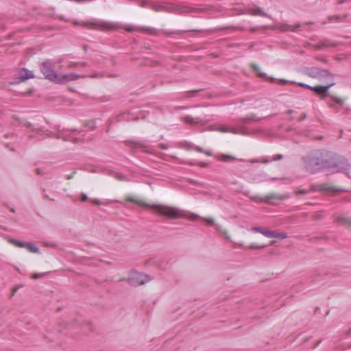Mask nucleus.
<instances>
[{
  "label": "nucleus",
  "instance_id": "nucleus-1",
  "mask_svg": "<svg viewBox=\"0 0 351 351\" xmlns=\"http://www.w3.org/2000/svg\"><path fill=\"white\" fill-rule=\"evenodd\" d=\"M149 208L154 210L157 213L166 216L170 219L187 218L189 220L194 221L197 219H202L208 225H215V221L211 218L202 217L196 214L187 210H180L176 208L169 207L163 205H151Z\"/></svg>",
  "mask_w": 351,
  "mask_h": 351
},
{
  "label": "nucleus",
  "instance_id": "nucleus-2",
  "mask_svg": "<svg viewBox=\"0 0 351 351\" xmlns=\"http://www.w3.org/2000/svg\"><path fill=\"white\" fill-rule=\"evenodd\" d=\"M328 156H329V153L315 152L311 154L305 158V169L311 173L323 169L326 170Z\"/></svg>",
  "mask_w": 351,
  "mask_h": 351
},
{
  "label": "nucleus",
  "instance_id": "nucleus-3",
  "mask_svg": "<svg viewBox=\"0 0 351 351\" xmlns=\"http://www.w3.org/2000/svg\"><path fill=\"white\" fill-rule=\"evenodd\" d=\"M350 169L351 165L346 158L341 156H334L329 153L326 171L330 173H343L348 177H351L349 174Z\"/></svg>",
  "mask_w": 351,
  "mask_h": 351
},
{
  "label": "nucleus",
  "instance_id": "nucleus-4",
  "mask_svg": "<svg viewBox=\"0 0 351 351\" xmlns=\"http://www.w3.org/2000/svg\"><path fill=\"white\" fill-rule=\"evenodd\" d=\"M84 26L93 28V29H101L104 30H115L119 28H123L128 32H134L138 29V27L132 25H125L121 27L119 24L109 21H101L98 23L93 22H86L84 23Z\"/></svg>",
  "mask_w": 351,
  "mask_h": 351
},
{
  "label": "nucleus",
  "instance_id": "nucleus-5",
  "mask_svg": "<svg viewBox=\"0 0 351 351\" xmlns=\"http://www.w3.org/2000/svg\"><path fill=\"white\" fill-rule=\"evenodd\" d=\"M86 77H91V78H99V77H103V75L99 73H94L92 75H87V74H77L73 72L68 73H58V75L56 77V79L55 80V83L59 84H64L70 82L77 80L80 78H86Z\"/></svg>",
  "mask_w": 351,
  "mask_h": 351
},
{
  "label": "nucleus",
  "instance_id": "nucleus-6",
  "mask_svg": "<svg viewBox=\"0 0 351 351\" xmlns=\"http://www.w3.org/2000/svg\"><path fill=\"white\" fill-rule=\"evenodd\" d=\"M311 191H320L324 195H339L343 193L344 190L335 186H332L328 184H322L312 185Z\"/></svg>",
  "mask_w": 351,
  "mask_h": 351
},
{
  "label": "nucleus",
  "instance_id": "nucleus-7",
  "mask_svg": "<svg viewBox=\"0 0 351 351\" xmlns=\"http://www.w3.org/2000/svg\"><path fill=\"white\" fill-rule=\"evenodd\" d=\"M152 278L146 274H141L136 271H132L128 277V282L130 285L138 287L150 281Z\"/></svg>",
  "mask_w": 351,
  "mask_h": 351
},
{
  "label": "nucleus",
  "instance_id": "nucleus-8",
  "mask_svg": "<svg viewBox=\"0 0 351 351\" xmlns=\"http://www.w3.org/2000/svg\"><path fill=\"white\" fill-rule=\"evenodd\" d=\"M40 69L46 79L53 82H55L58 73L54 71V64L51 60H47L43 62L40 64Z\"/></svg>",
  "mask_w": 351,
  "mask_h": 351
},
{
  "label": "nucleus",
  "instance_id": "nucleus-9",
  "mask_svg": "<svg viewBox=\"0 0 351 351\" xmlns=\"http://www.w3.org/2000/svg\"><path fill=\"white\" fill-rule=\"evenodd\" d=\"M306 74L313 78H316L319 80L326 77H330L333 79L332 75L327 70H323L319 67H312L306 70Z\"/></svg>",
  "mask_w": 351,
  "mask_h": 351
},
{
  "label": "nucleus",
  "instance_id": "nucleus-10",
  "mask_svg": "<svg viewBox=\"0 0 351 351\" xmlns=\"http://www.w3.org/2000/svg\"><path fill=\"white\" fill-rule=\"evenodd\" d=\"M249 230L254 232H259L268 238H278L284 239L287 237V234L285 232L279 233L276 231L264 229L261 227H252L249 229Z\"/></svg>",
  "mask_w": 351,
  "mask_h": 351
},
{
  "label": "nucleus",
  "instance_id": "nucleus-11",
  "mask_svg": "<svg viewBox=\"0 0 351 351\" xmlns=\"http://www.w3.org/2000/svg\"><path fill=\"white\" fill-rule=\"evenodd\" d=\"M210 130H215V131H218V132H223V133L230 132V133H232L234 134H243V135L247 134V133L243 129H241L240 130H237L234 128L226 127L224 125L212 127V128H210Z\"/></svg>",
  "mask_w": 351,
  "mask_h": 351
},
{
  "label": "nucleus",
  "instance_id": "nucleus-12",
  "mask_svg": "<svg viewBox=\"0 0 351 351\" xmlns=\"http://www.w3.org/2000/svg\"><path fill=\"white\" fill-rule=\"evenodd\" d=\"M182 119L186 123L191 125H204L207 121H204L199 117H193L190 115L184 116Z\"/></svg>",
  "mask_w": 351,
  "mask_h": 351
},
{
  "label": "nucleus",
  "instance_id": "nucleus-13",
  "mask_svg": "<svg viewBox=\"0 0 351 351\" xmlns=\"http://www.w3.org/2000/svg\"><path fill=\"white\" fill-rule=\"evenodd\" d=\"M333 85H335V82H332L326 86H313L312 90L315 91L317 95H324L328 92V89Z\"/></svg>",
  "mask_w": 351,
  "mask_h": 351
},
{
  "label": "nucleus",
  "instance_id": "nucleus-14",
  "mask_svg": "<svg viewBox=\"0 0 351 351\" xmlns=\"http://www.w3.org/2000/svg\"><path fill=\"white\" fill-rule=\"evenodd\" d=\"M19 78L22 81L34 77L33 72L32 71H29L26 69H20L19 71Z\"/></svg>",
  "mask_w": 351,
  "mask_h": 351
},
{
  "label": "nucleus",
  "instance_id": "nucleus-15",
  "mask_svg": "<svg viewBox=\"0 0 351 351\" xmlns=\"http://www.w3.org/2000/svg\"><path fill=\"white\" fill-rule=\"evenodd\" d=\"M335 221L339 226L351 228V220L343 217H337L335 218Z\"/></svg>",
  "mask_w": 351,
  "mask_h": 351
},
{
  "label": "nucleus",
  "instance_id": "nucleus-16",
  "mask_svg": "<svg viewBox=\"0 0 351 351\" xmlns=\"http://www.w3.org/2000/svg\"><path fill=\"white\" fill-rule=\"evenodd\" d=\"M235 245L238 247H243L244 249H252V250H257V249H264L266 247V245H259L257 244H252L249 246H245L243 243H235Z\"/></svg>",
  "mask_w": 351,
  "mask_h": 351
},
{
  "label": "nucleus",
  "instance_id": "nucleus-17",
  "mask_svg": "<svg viewBox=\"0 0 351 351\" xmlns=\"http://www.w3.org/2000/svg\"><path fill=\"white\" fill-rule=\"evenodd\" d=\"M29 252H33V253H40V250L39 248L36 246L34 244H33L32 243H27L26 244V247Z\"/></svg>",
  "mask_w": 351,
  "mask_h": 351
},
{
  "label": "nucleus",
  "instance_id": "nucleus-18",
  "mask_svg": "<svg viewBox=\"0 0 351 351\" xmlns=\"http://www.w3.org/2000/svg\"><path fill=\"white\" fill-rule=\"evenodd\" d=\"M218 159L220 160H222V161L227 162L229 160H235V158L232 156H229V155H226V154H221L218 156Z\"/></svg>",
  "mask_w": 351,
  "mask_h": 351
},
{
  "label": "nucleus",
  "instance_id": "nucleus-19",
  "mask_svg": "<svg viewBox=\"0 0 351 351\" xmlns=\"http://www.w3.org/2000/svg\"><path fill=\"white\" fill-rule=\"evenodd\" d=\"M114 178H115L117 180L119 181H128V180L127 178L121 173L120 172H114L113 173Z\"/></svg>",
  "mask_w": 351,
  "mask_h": 351
},
{
  "label": "nucleus",
  "instance_id": "nucleus-20",
  "mask_svg": "<svg viewBox=\"0 0 351 351\" xmlns=\"http://www.w3.org/2000/svg\"><path fill=\"white\" fill-rule=\"evenodd\" d=\"M77 66H82V67H86L87 66V63L85 62H71L68 64V68H74Z\"/></svg>",
  "mask_w": 351,
  "mask_h": 351
},
{
  "label": "nucleus",
  "instance_id": "nucleus-21",
  "mask_svg": "<svg viewBox=\"0 0 351 351\" xmlns=\"http://www.w3.org/2000/svg\"><path fill=\"white\" fill-rule=\"evenodd\" d=\"M215 228H216V230L219 232L220 234H221L226 239H230L228 236V233L226 231L222 230L221 227L220 225L219 224H216L215 225Z\"/></svg>",
  "mask_w": 351,
  "mask_h": 351
},
{
  "label": "nucleus",
  "instance_id": "nucleus-22",
  "mask_svg": "<svg viewBox=\"0 0 351 351\" xmlns=\"http://www.w3.org/2000/svg\"><path fill=\"white\" fill-rule=\"evenodd\" d=\"M193 150H195V151H196L197 152L204 153L206 156H213V154H212L211 152H210V151H204L201 147H199L198 146H194L193 147Z\"/></svg>",
  "mask_w": 351,
  "mask_h": 351
},
{
  "label": "nucleus",
  "instance_id": "nucleus-23",
  "mask_svg": "<svg viewBox=\"0 0 351 351\" xmlns=\"http://www.w3.org/2000/svg\"><path fill=\"white\" fill-rule=\"evenodd\" d=\"M11 243L19 247H26V244L27 242H22L18 240H11Z\"/></svg>",
  "mask_w": 351,
  "mask_h": 351
},
{
  "label": "nucleus",
  "instance_id": "nucleus-24",
  "mask_svg": "<svg viewBox=\"0 0 351 351\" xmlns=\"http://www.w3.org/2000/svg\"><path fill=\"white\" fill-rule=\"evenodd\" d=\"M260 119H258L254 114H251L244 119H243V121L244 122H247V121H259Z\"/></svg>",
  "mask_w": 351,
  "mask_h": 351
},
{
  "label": "nucleus",
  "instance_id": "nucleus-25",
  "mask_svg": "<svg viewBox=\"0 0 351 351\" xmlns=\"http://www.w3.org/2000/svg\"><path fill=\"white\" fill-rule=\"evenodd\" d=\"M57 138H62L64 141H69V138L68 135L64 134V132H60V131L58 132V133L57 134Z\"/></svg>",
  "mask_w": 351,
  "mask_h": 351
},
{
  "label": "nucleus",
  "instance_id": "nucleus-26",
  "mask_svg": "<svg viewBox=\"0 0 351 351\" xmlns=\"http://www.w3.org/2000/svg\"><path fill=\"white\" fill-rule=\"evenodd\" d=\"M295 193L296 195H308V194H309V190L298 189V190L295 191Z\"/></svg>",
  "mask_w": 351,
  "mask_h": 351
},
{
  "label": "nucleus",
  "instance_id": "nucleus-27",
  "mask_svg": "<svg viewBox=\"0 0 351 351\" xmlns=\"http://www.w3.org/2000/svg\"><path fill=\"white\" fill-rule=\"evenodd\" d=\"M193 147L194 146L193 145H191L187 142H184V143H182V147L184 148L186 150L193 149Z\"/></svg>",
  "mask_w": 351,
  "mask_h": 351
},
{
  "label": "nucleus",
  "instance_id": "nucleus-28",
  "mask_svg": "<svg viewBox=\"0 0 351 351\" xmlns=\"http://www.w3.org/2000/svg\"><path fill=\"white\" fill-rule=\"evenodd\" d=\"M91 202L94 205H96V206H101V205L107 204L106 202H102L100 199H92Z\"/></svg>",
  "mask_w": 351,
  "mask_h": 351
},
{
  "label": "nucleus",
  "instance_id": "nucleus-29",
  "mask_svg": "<svg viewBox=\"0 0 351 351\" xmlns=\"http://www.w3.org/2000/svg\"><path fill=\"white\" fill-rule=\"evenodd\" d=\"M332 99L339 106H342L343 104V100L342 99L337 98V97H332Z\"/></svg>",
  "mask_w": 351,
  "mask_h": 351
},
{
  "label": "nucleus",
  "instance_id": "nucleus-30",
  "mask_svg": "<svg viewBox=\"0 0 351 351\" xmlns=\"http://www.w3.org/2000/svg\"><path fill=\"white\" fill-rule=\"evenodd\" d=\"M282 158H283V156L282 154H277V155L274 156L271 158V160H272V161H276V160H281Z\"/></svg>",
  "mask_w": 351,
  "mask_h": 351
},
{
  "label": "nucleus",
  "instance_id": "nucleus-31",
  "mask_svg": "<svg viewBox=\"0 0 351 351\" xmlns=\"http://www.w3.org/2000/svg\"><path fill=\"white\" fill-rule=\"evenodd\" d=\"M270 161H272V160L269 157H264L261 159V162H263V163H268Z\"/></svg>",
  "mask_w": 351,
  "mask_h": 351
},
{
  "label": "nucleus",
  "instance_id": "nucleus-32",
  "mask_svg": "<svg viewBox=\"0 0 351 351\" xmlns=\"http://www.w3.org/2000/svg\"><path fill=\"white\" fill-rule=\"evenodd\" d=\"M252 66H253L254 70L257 73V74H258L259 76H261V77H263V76H265V74L261 73H260V72H259V71H258V69H258V66H255V65H253Z\"/></svg>",
  "mask_w": 351,
  "mask_h": 351
},
{
  "label": "nucleus",
  "instance_id": "nucleus-33",
  "mask_svg": "<svg viewBox=\"0 0 351 351\" xmlns=\"http://www.w3.org/2000/svg\"><path fill=\"white\" fill-rule=\"evenodd\" d=\"M299 85L302 87H304L306 88L311 89V90H313V87L310 85L306 84L304 83H300Z\"/></svg>",
  "mask_w": 351,
  "mask_h": 351
},
{
  "label": "nucleus",
  "instance_id": "nucleus-34",
  "mask_svg": "<svg viewBox=\"0 0 351 351\" xmlns=\"http://www.w3.org/2000/svg\"><path fill=\"white\" fill-rule=\"evenodd\" d=\"M199 165L202 167H206L208 166V163L204 162H199Z\"/></svg>",
  "mask_w": 351,
  "mask_h": 351
},
{
  "label": "nucleus",
  "instance_id": "nucleus-35",
  "mask_svg": "<svg viewBox=\"0 0 351 351\" xmlns=\"http://www.w3.org/2000/svg\"><path fill=\"white\" fill-rule=\"evenodd\" d=\"M260 11L259 10H251L250 11V14H254V15H256L258 14V12H259Z\"/></svg>",
  "mask_w": 351,
  "mask_h": 351
},
{
  "label": "nucleus",
  "instance_id": "nucleus-36",
  "mask_svg": "<svg viewBox=\"0 0 351 351\" xmlns=\"http://www.w3.org/2000/svg\"><path fill=\"white\" fill-rule=\"evenodd\" d=\"M348 1H351V0H339L337 3L342 4L343 3L348 2Z\"/></svg>",
  "mask_w": 351,
  "mask_h": 351
},
{
  "label": "nucleus",
  "instance_id": "nucleus-37",
  "mask_svg": "<svg viewBox=\"0 0 351 351\" xmlns=\"http://www.w3.org/2000/svg\"><path fill=\"white\" fill-rule=\"evenodd\" d=\"M306 117V114L305 113H303L301 117L299 119V121H301L304 120Z\"/></svg>",
  "mask_w": 351,
  "mask_h": 351
},
{
  "label": "nucleus",
  "instance_id": "nucleus-38",
  "mask_svg": "<svg viewBox=\"0 0 351 351\" xmlns=\"http://www.w3.org/2000/svg\"><path fill=\"white\" fill-rule=\"evenodd\" d=\"M42 276V274H35L33 276V278H34V279H37V278H39L40 276Z\"/></svg>",
  "mask_w": 351,
  "mask_h": 351
},
{
  "label": "nucleus",
  "instance_id": "nucleus-39",
  "mask_svg": "<svg viewBox=\"0 0 351 351\" xmlns=\"http://www.w3.org/2000/svg\"><path fill=\"white\" fill-rule=\"evenodd\" d=\"M250 162H252V163H254V162H261V159L251 160Z\"/></svg>",
  "mask_w": 351,
  "mask_h": 351
},
{
  "label": "nucleus",
  "instance_id": "nucleus-40",
  "mask_svg": "<svg viewBox=\"0 0 351 351\" xmlns=\"http://www.w3.org/2000/svg\"><path fill=\"white\" fill-rule=\"evenodd\" d=\"M72 178H73V174L66 176V178L69 179V180L71 179Z\"/></svg>",
  "mask_w": 351,
  "mask_h": 351
},
{
  "label": "nucleus",
  "instance_id": "nucleus-41",
  "mask_svg": "<svg viewBox=\"0 0 351 351\" xmlns=\"http://www.w3.org/2000/svg\"><path fill=\"white\" fill-rule=\"evenodd\" d=\"M136 202L137 204H142V202H141V199H137V200L136 201Z\"/></svg>",
  "mask_w": 351,
  "mask_h": 351
},
{
  "label": "nucleus",
  "instance_id": "nucleus-42",
  "mask_svg": "<svg viewBox=\"0 0 351 351\" xmlns=\"http://www.w3.org/2000/svg\"><path fill=\"white\" fill-rule=\"evenodd\" d=\"M81 197L86 198V197H87V196H86V194H82Z\"/></svg>",
  "mask_w": 351,
  "mask_h": 351
},
{
  "label": "nucleus",
  "instance_id": "nucleus-43",
  "mask_svg": "<svg viewBox=\"0 0 351 351\" xmlns=\"http://www.w3.org/2000/svg\"><path fill=\"white\" fill-rule=\"evenodd\" d=\"M161 8H162V7L161 8H156L155 10L156 11H160V10H161Z\"/></svg>",
  "mask_w": 351,
  "mask_h": 351
},
{
  "label": "nucleus",
  "instance_id": "nucleus-44",
  "mask_svg": "<svg viewBox=\"0 0 351 351\" xmlns=\"http://www.w3.org/2000/svg\"><path fill=\"white\" fill-rule=\"evenodd\" d=\"M293 112V110H289V113H292Z\"/></svg>",
  "mask_w": 351,
  "mask_h": 351
}]
</instances>
